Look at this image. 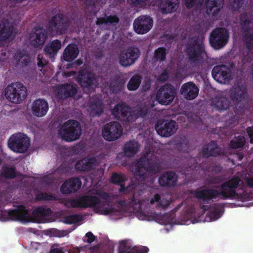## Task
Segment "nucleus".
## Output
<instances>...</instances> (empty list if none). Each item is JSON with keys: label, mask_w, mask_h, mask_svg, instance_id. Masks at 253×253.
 <instances>
[{"label": "nucleus", "mask_w": 253, "mask_h": 253, "mask_svg": "<svg viewBox=\"0 0 253 253\" xmlns=\"http://www.w3.org/2000/svg\"><path fill=\"white\" fill-rule=\"evenodd\" d=\"M82 182L79 177H73L66 180L61 185L60 191L62 194H70L77 192L81 187Z\"/></svg>", "instance_id": "nucleus-24"}, {"label": "nucleus", "mask_w": 253, "mask_h": 253, "mask_svg": "<svg viewBox=\"0 0 253 253\" xmlns=\"http://www.w3.org/2000/svg\"><path fill=\"white\" fill-rule=\"evenodd\" d=\"M247 133L250 138V142L253 144V126H249L246 129Z\"/></svg>", "instance_id": "nucleus-64"}, {"label": "nucleus", "mask_w": 253, "mask_h": 253, "mask_svg": "<svg viewBox=\"0 0 253 253\" xmlns=\"http://www.w3.org/2000/svg\"><path fill=\"white\" fill-rule=\"evenodd\" d=\"M235 67V65L232 61L226 65L215 66L212 70V76L214 80L220 83H228L232 79L231 70Z\"/></svg>", "instance_id": "nucleus-9"}, {"label": "nucleus", "mask_w": 253, "mask_h": 253, "mask_svg": "<svg viewBox=\"0 0 253 253\" xmlns=\"http://www.w3.org/2000/svg\"><path fill=\"white\" fill-rule=\"evenodd\" d=\"M5 95L11 102L20 103L26 98L27 90L20 82L12 83L5 88Z\"/></svg>", "instance_id": "nucleus-7"}, {"label": "nucleus", "mask_w": 253, "mask_h": 253, "mask_svg": "<svg viewBox=\"0 0 253 253\" xmlns=\"http://www.w3.org/2000/svg\"><path fill=\"white\" fill-rule=\"evenodd\" d=\"M162 170V163L154 155L144 157L137 160L134 165V173L139 177L141 182L145 184L148 182L153 183L154 179L150 174L155 175Z\"/></svg>", "instance_id": "nucleus-2"}, {"label": "nucleus", "mask_w": 253, "mask_h": 253, "mask_svg": "<svg viewBox=\"0 0 253 253\" xmlns=\"http://www.w3.org/2000/svg\"><path fill=\"white\" fill-rule=\"evenodd\" d=\"M240 21L245 45L244 60L246 62H250L253 59V14L247 12L242 13Z\"/></svg>", "instance_id": "nucleus-3"}, {"label": "nucleus", "mask_w": 253, "mask_h": 253, "mask_svg": "<svg viewBox=\"0 0 253 253\" xmlns=\"http://www.w3.org/2000/svg\"><path fill=\"white\" fill-rule=\"evenodd\" d=\"M17 176V170L14 166H7L2 165L0 170V177L1 178L13 179Z\"/></svg>", "instance_id": "nucleus-42"}, {"label": "nucleus", "mask_w": 253, "mask_h": 253, "mask_svg": "<svg viewBox=\"0 0 253 253\" xmlns=\"http://www.w3.org/2000/svg\"><path fill=\"white\" fill-rule=\"evenodd\" d=\"M30 146V140L27 135L17 132L12 134L8 140L10 150L18 153L26 152Z\"/></svg>", "instance_id": "nucleus-8"}, {"label": "nucleus", "mask_w": 253, "mask_h": 253, "mask_svg": "<svg viewBox=\"0 0 253 253\" xmlns=\"http://www.w3.org/2000/svg\"><path fill=\"white\" fill-rule=\"evenodd\" d=\"M246 143L245 138L244 136L239 135L235 137L234 139L230 141L229 147L232 149L241 148L244 147Z\"/></svg>", "instance_id": "nucleus-47"}, {"label": "nucleus", "mask_w": 253, "mask_h": 253, "mask_svg": "<svg viewBox=\"0 0 253 253\" xmlns=\"http://www.w3.org/2000/svg\"><path fill=\"white\" fill-rule=\"evenodd\" d=\"M185 48L190 63L195 66H199L203 61V54L206 53L203 41L196 38H192L186 44Z\"/></svg>", "instance_id": "nucleus-4"}, {"label": "nucleus", "mask_w": 253, "mask_h": 253, "mask_svg": "<svg viewBox=\"0 0 253 253\" xmlns=\"http://www.w3.org/2000/svg\"><path fill=\"white\" fill-rule=\"evenodd\" d=\"M246 0H232L231 2V6L234 11L238 10L245 4Z\"/></svg>", "instance_id": "nucleus-57"}, {"label": "nucleus", "mask_w": 253, "mask_h": 253, "mask_svg": "<svg viewBox=\"0 0 253 253\" xmlns=\"http://www.w3.org/2000/svg\"><path fill=\"white\" fill-rule=\"evenodd\" d=\"M89 108L91 113L95 116H99L103 112V104L100 100L92 101L89 105Z\"/></svg>", "instance_id": "nucleus-45"}, {"label": "nucleus", "mask_w": 253, "mask_h": 253, "mask_svg": "<svg viewBox=\"0 0 253 253\" xmlns=\"http://www.w3.org/2000/svg\"><path fill=\"white\" fill-rule=\"evenodd\" d=\"M114 117L120 121L132 122L136 119V116L128 106L122 104H117L112 111Z\"/></svg>", "instance_id": "nucleus-15"}, {"label": "nucleus", "mask_w": 253, "mask_h": 253, "mask_svg": "<svg viewBox=\"0 0 253 253\" xmlns=\"http://www.w3.org/2000/svg\"><path fill=\"white\" fill-rule=\"evenodd\" d=\"M207 181L210 184H216L220 182V178L218 176H211L209 177Z\"/></svg>", "instance_id": "nucleus-63"}, {"label": "nucleus", "mask_w": 253, "mask_h": 253, "mask_svg": "<svg viewBox=\"0 0 253 253\" xmlns=\"http://www.w3.org/2000/svg\"><path fill=\"white\" fill-rule=\"evenodd\" d=\"M70 26V19L63 13H58L54 15L49 21L47 30L52 35H61L67 32Z\"/></svg>", "instance_id": "nucleus-6"}, {"label": "nucleus", "mask_w": 253, "mask_h": 253, "mask_svg": "<svg viewBox=\"0 0 253 253\" xmlns=\"http://www.w3.org/2000/svg\"><path fill=\"white\" fill-rule=\"evenodd\" d=\"M15 209L9 210L8 216L12 220H22L24 219L28 214V211L23 205L14 206Z\"/></svg>", "instance_id": "nucleus-33"}, {"label": "nucleus", "mask_w": 253, "mask_h": 253, "mask_svg": "<svg viewBox=\"0 0 253 253\" xmlns=\"http://www.w3.org/2000/svg\"><path fill=\"white\" fill-rule=\"evenodd\" d=\"M95 239V236L91 232L86 233L85 237L83 238L84 242H86L90 244L92 243Z\"/></svg>", "instance_id": "nucleus-61"}, {"label": "nucleus", "mask_w": 253, "mask_h": 253, "mask_svg": "<svg viewBox=\"0 0 253 253\" xmlns=\"http://www.w3.org/2000/svg\"><path fill=\"white\" fill-rule=\"evenodd\" d=\"M78 92V86L74 84L65 83L59 86L58 96L67 99L74 97Z\"/></svg>", "instance_id": "nucleus-28"}, {"label": "nucleus", "mask_w": 253, "mask_h": 253, "mask_svg": "<svg viewBox=\"0 0 253 253\" xmlns=\"http://www.w3.org/2000/svg\"><path fill=\"white\" fill-rule=\"evenodd\" d=\"M77 81L83 88H91L96 84L95 74L86 70H81L79 72Z\"/></svg>", "instance_id": "nucleus-18"}, {"label": "nucleus", "mask_w": 253, "mask_h": 253, "mask_svg": "<svg viewBox=\"0 0 253 253\" xmlns=\"http://www.w3.org/2000/svg\"><path fill=\"white\" fill-rule=\"evenodd\" d=\"M81 251H85V253H113L114 246L112 244H106L101 248L96 245L92 247L84 246L78 247Z\"/></svg>", "instance_id": "nucleus-30"}, {"label": "nucleus", "mask_w": 253, "mask_h": 253, "mask_svg": "<svg viewBox=\"0 0 253 253\" xmlns=\"http://www.w3.org/2000/svg\"><path fill=\"white\" fill-rule=\"evenodd\" d=\"M241 181V180L239 177L234 176L221 183V190L211 188L196 190L194 192V195L198 199L202 200L207 204L219 196L222 200L233 199L238 196L237 189Z\"/></svg>", "instance_id": "nucleus-1"}, {"label": "nucleus", "mask_w": 253, "mask_h": 253, "mask_svg": "<svg viewBox=\"0 0 253 253\" xmlns=\"http://www.w3.org/2000/svg\"><path fill=\"white\" fill-rule=\"evenodd\" d=\"M201 208L204 211L210 209V210L208 212L207 214H208L210 220L211 221L217 220L222 215L221 210L222 209V207L219 204H214L212 206L203 205L201 206Z\"/></svg>", "instance_id": "nucleus-37"}, {"label": "nucleus", "mask_w": 253, "mask_h": 253, "mask_svg": "<svg viewBox=\"0 0 253 253\" xmlns=\"http://www.w3.org/2000/svg\"><path fill=\"white\" fill-rule=\"evenodd\" d=\"M96 194L99 198L104 200V201H102V205L101 206L109 204L111 197L109 193L101 190H97L96 192Z\"/></svg>", "instance_id": "nucleus-56"}, {"label": "nucleus", "mask_w": 253, "mask_h": 253, "mask_svg": "<svg viewBox=\"0 0 253 253\" xmlns=\"http://www.w3.org/2000/svg\"><path fill=\"white\" fill-rule=\"evenodd\" d=\"M83 208H95L102 205V201L96 196L85 195L82 196Z\"/></svg>", "instance_id": "nucleus-40"}, {"label": "nucleus", "mask_w": 253, "mask_h": 253, "mask_svg": "<svg viewBox=\"0 0 253 253\" xmlns=\"http://www.w3.org/2000/svg\"><path fill=\"white\" fill-rule=\"evenodd\" d=\"M176 147L179 152L188 153L189 150V143L187 140H182L177 143Z\"/></svg>", "instance_id": "nucleus-55"}, {"label": "nucleus", "mask_w": 253, "mask_h": 253, "mask_svg": "<svg viewBox=\"0 0 253 253\" xmlns=\"http://www.w3.org/2000/svg\"><path fill=\"white\" fill-rule=\"evenodd\" d=\"M12 23L7 19L2 18L0 20V44L8 40L12 35L14 31Z\"/></svg>", "instance_id": "nucleus-23"}, {"label": "nucleus", "mask_w": 253, "mask_h": 253, "mask_svg": "<svg viewBox=\"0 0 253 253\" xmlns=\"http://www.w3.org/2000/svg\"><path fill=\"white\" fill-rule=\"evenodd\" d=\"M230 104V102L227 98L221 97L217 100L215 105L218 110L222 111L229 109Z\"/></svg>", "instance_id": "nucleus-50"}, {"label": "nucleus", "mask_w": 253, "mask_h": 253, "mask_svg": "<svg viewBox=\"0 0 253 253\" xmlns=\"http://www.w3.org/2000/svg\"><path fill=\"white\" fill-rule=\"evenodd\" d=\"M247 94L246 86L241 83L235 84L230 90V97L235 104L244 100Z\"/></svg>", "instance_id": "nucleus-20"}, {"label": "nucleus", "mask_w": 253, "mask_h": 253, "mask_svg": "<svg viewBox=\"0 0 253 253\" xmlns=\"http://www.w3.org/2000/svg\"><path fill=\"white\" fill-rule=\"evenodd\" d=\"M127 179V177L124 174L114 172L111 176L110 181L113 184L119 185L125 182Z\"/></svg>", "instance_id": "nucleus-49"}, {"label": "nucleus", "mask_w": 253, "mask_h": 253, "mask_svg": "<svg viewBox=\"0 0 253 253\" xmlns=\"http://www.w3.org/2000/svg\"><path fill=\"white\" fill-rule=\"evenodd\" d=\"M62 46L61 42L56 39L48 43L44 48V51L52 61H54L55 56Z\"/></svg>", "instance_id": "nucleus-31"}, {"label": "nucleus", "mask_w": 253, "mask_h": 253, "mask_svg": "<svg viewBox=\"0 0 253 253\" xmlns=\"http://www.w3.org/2000/svg\"><path fill=\"white\" fill-rule=\"evenodd\" d=\"M123 202L125 205L132 207L134 209L140 210L141 208L140 201L134 195H132L127 201H124Z\"/></svg>", "instance_id": "nucleus-51"}, {"label": "nucleus", "mask_w": 253, "mask_h": 253, "mask_svg": "<svg viewBox=\"0 0 253 253\" xmlns=\"http://www.w3.org/2000/svg\"><path fill=\"white\" fill-rule=\"evenodd\" d=\"M140 55L138 47L129 46L122 50L119 56L120 64L124 67H129L134 64Z\"/></svg>", "instance_id": "nucleus-12"}, {"label": "nucleus", "mask_w": 253, "mask_h": 253, "mask_svg": "<svg viewBox=\"0 0 253 253\" xmlns=\"http://www.w3.org/2000/svg\"><path fill=\"white\" fill-rule=\"evenodd\" d=\"M153 25V18L148 15H141L136 18L133 23L135 32L138 34L148 33Z\"/></svg>", "instance_id": "nucleus-17"}, {"label": "nucleus", "mask_w": 253, "mask_h": 253, "mask_svg": "<svg viewBox=\"0 0 253 253\" xmlns=\"http://www.w3.org/2000/svg\"><path fill=\"white\" fill-rule=\"evenodd\" d=\"M126 79L122 78L119 75H116L111 80L110 88L111 90L115 93L123 91L125 88Z\"/></svg>", "instance_id": "nucleus-38"}, {"label": "nucleus", "mask_w": 253, "mask_h": 253, "mask_svg": "<svg viewBox=\"0 0 253 253\" xmlns=\"http://www.w3.org/2000/svg\"><path fill=\"white\" fill-rule=\"evenodd\" d=\"M229 39L228 31L224 28H216L210 35L209 42L214 49L222 48L227 43Z\"/></svg>", "instance_id": "nucleus-10"}, {"label": "nucleus", "mask_w": 253, "mask_h": 253, "mask_svg": "<svg viewBox=\"0 0 253 253\" xmlns=\"http://www.w3.org/2000/svg\"><path fill=\"white\" fill-rule=\"evenodd\" d=\"M49 253H80V250L72 245L62 246L59 244H53L51 246Z\"/></svg>", "instance_id": "nucleus-39"}, {"label": "nucleus", "mask_w": 253, "mask_h": 253, "mask_svg": "<svg viewBox=\"0 0 253 253\" xmlns=\"http://www.w3.org/2000/svg\"><path fill=\"white\" fill-rule=\"evenodd\" d=\"M36 199L40 201H55L56 197L47 193L41 192L36 195Z\"/></svg>", "instance_id": "nucleus-54"}, {"label": "nucleus", "mask_w": 253, "mask_h": 253, "mask_svg": "<svg viewBox=\"0 0 253 253\" xmlns=\"http://www.w3.org/2000/svg\"><path fill=\"white\" fill-rule=\"evenodd\" d=\"M82 220V216L78 214L66 215L63 218V222L67 224L75 223Z\"/></svg>", "instance_id": "nucleus-52"}, {"label": "nucleus", "mask_w": 253, "mask_h": 253, "mask_svg": "<svg viewBox=\"0 0 253 253\" xmlns=\"http://www.w3.org/2000/svg\"><path fill=\"white\" fill-rule=\"evenodd\" d=\"M98 166L97 159L93 157H85L78 160L75 165L76 170L80 172L93 170Z\"/></svg>", "instance_id": "nucleus-21"}, {"label": "nucleus", "mask_w": 253, "mask_h": 253, "mask_svg": "<svg viewBox=\"0 0 253 253\" xmlns=\"http://www.w3.org/2000/svg\"><path fill=\"white\" fill-rule=\"evenodd\" d=\"M161 200V196L159 194H156L154 195V197L152 198L150 200V204H154L156 202H159L158 205L162 207L163 209H165L167 207V205H163L160 202Z\"/></svg>", "instance_id": "nucleus-60"}, {"label": "nucleus", "mask_w": 253, "mask_h": 253, "mask_svg": "<svg viewBox=\"0 0 253 253\" xmlns=\"http://www.w3.org/2000/svg\"><path fill=\"white\" fill-rule=\"evenodd\" d=\"M122 126L117 122H111L106 124L102 130L103 137L109 141L119 138L122 134Z\"/></svg>", "instance_id": "nucleus-13"}, {"label": "nucleus", "mask_w": 253, "mask_h": 253, "mask_svg": "<svg viewBox=\"0 0 253 253\" xmlns=\"http://www.w3.org/2000/svg\"><path fill=\"white\" fill-rule=\"evenodd\" d=\"M16 66L19 67H26L31 62V57L27 51L24 50H17L13 56Z\"/></svg>", "instance_id": "nucleus-34"}, {"label": "nucleus", "mask_w": 253, "mask_h": 253, "mask_svg": "<svg viewBox=\"0 0 253 253\" xmlns=\"http://www.w3.org/2000/svg\"><path fill=\"white\" fill-rule=\"evenodd\" d=\"M147 247H133L128 241L125 240L120 243L119 253H147Z\"/></svg>", "instance_id": "nucleus-29"}, {"label": "nucleus", "mask_w": 253, "mask_h": 253, "mask_svg": "<svg viewBox=\"0 0 253 253\" xmlns=\"http://www.w3.org/2000/svg\"><path fill=\"white\" fill-rule=\"evenodd\" d=\"M180 93L186 99L193 100L197 96L199 88L194 83L189 82L181 86Z\"/></svg>", "instance_id": "nucleus-26"}, {"label": "nucleus", "mask_w": 253, "mask_h": 253, "mask_svg": "<svg viewBox=\"0 0 253 253\" xmlns=\"http://www.w3.org/2000/svg\"><path fill=\"white\" fill-rule=\"evenodd\" d=\"M201 153L205 158L210 157H216L222 155L223 152L215 141H211L202 148Z\"/></svg>", "instance_id": "nucleus-25"}, {"label": "nucleus", "mask_w": 253, "mask_h": 253, "mask_svg": "<svg viewBox=\"0 0 253 253\" xmlns=\"http://www.w3.org/2000/svg\"><path fill=\"white\" fill-rule=\"evenodd\" d=\"M179 0H152L153 5H157L163 14L175 11L179 6Z\"/></svg>", "instance_id": "nucleus-19"}, {"label": "nucleus", "mask_w": 253, "mask_h": 253, "mask_svg": "<svg viewBox=\"0 0 253 253\" xmlns=\"http://www.w3.org/2000/svg\"><path fill=\"white\" fill-rule=\"evenodd\" d=\"M16 66L19 67H26L31 62V57L27 51L24 50H17L13 56Z\"/></svg>", "instance_id": "nucleus-35"}, {"label": "nucleus", "mask_w": 253, "mask_h": 253, "mask_svg": "<svg viewBox=\"0 0 253 253\" xmlns=\"http://www.w3.org/2000/svg\"><path fill=\"white\" fill-rule=\"evenodd\" d=\"M142 82L140 76L135 74L133 75L127 84V88L129 91H135L139 87Z\"/></svg>", "instance_id": "nucleus-44"}, {"label": "nucleus", "mask_w": 253, "mask_h": 253, "mask_svg": "<svg viewBox=\"0 0 253 253\" xmlns=\"http://www.w3.org/2000/svg\"><path fill=\"white\" fill-rule=\"evenodd\" d=\"M48 110V104L44 99H38L35 100L32 105L33 114L39 117L45 116Z\"/></svg>", "instance_id": "nucleus-32"}, {"label": "nucleus", "mask_w": 253, "mask_h": 253, "mask_svg": "<svg viewBox=\"0 0 253 253\" xmlns=\"http://www.w3.org/2000/svg\"><path fill=\"white\" fill-rule=\"evenodd\" d=\"M178 180V175L173 171H166L160 175L158 182L161 187L170 188L176 185Z\"/></svg>", "instance_id": "nucleus-22"}, {"label": "nucleus", "mask_w": 253, "mask_h": 253, "mask_svg": "<svg viewBox=\"0 0 253 253\" xmlns=\"http://www.w3.org/2000/svg\"><path fill=\"white\" fill-rule=\"evenodd\" d=\"M48 37V30L40 26L35 27L29 34L31 45L35 48L42 46Z\"/></svg>", "instance_id": "nucleus-14"}, {"label": "nucleus", "mask_w": 253, "mask_h": 253, "mask_svg": "<svg viewBox=\"0 0 253 253\" xmlns=\"http://www.w3.org/2000/svg\"><path fill=\"white\" fill-rule=\"evenodd\" d=\"M187 162L186 167H184V168L180 170V171L185 176L190 174L191 170L198 167V164L197 162V158L196 157H191L186 161Z\"/></svg>", "instance_id": "nucleus-43"}, {"label": "nucleus", "mask_w": 253, "mask_h": 253, "mask_svg": "<svg viewBox=\"0 0 253 253\" xmlns=\"http://www.w3.org/2000/svg\"><path fill=\"white\" fill-rule=\"evenodd\" d=\"M82 133V128L79 122L74 120H69L65 122L58 130V134L62 140L72 142L78 139Z\"/></svg>", "instance_id": "nucleus-5"}, {"label": "nucleus", "mask_w": 253, "mask_h": 253, "mask_svg": "<svg viewBox=\"0 0 253 253\" xmlns=\"http://www.w3.org/2000/svg\"><path fill=\"white\" fill-rule=\"evenodd\" d=\"M149 107L146 105L139 106L136 109V112L138 116L144 118L148 113Z\"/></svg>", "instance_id": "nucleus-58"}, {"label": "nucleus", "mask_w": 253, "mask_h": 253, "mask_svg": "<svg viewBox=\"0 0 253 253\" xmlns=\"http://www.w3.org/2000/svg\"><path fill=\"white\" fill-rule=\"evenodd\" d=\"M51 212L50 209H46L42 207H39L35 209L32 212L33 216L39 219L48 215Z\"/></svg>", "instance_id": "nucleus-48"}, {"label": "nucleus", "mask_w": 253, "mask_h": 253, "mask_svg": "<svg viewBox=\"0 0 253 253\" xmlns=\"http://www.w3.org/2000/svg\"><path fill=\"white\" fill-rule=\"evenodd\" d=\"M223 1L224 0H206L205 6L207 14L214 19L222 9Z\"/></svg>", "instance_id": "nucleus-27"}, {"label": "nucleus", "mask_w": 253, "mask_h": 253, "mask_svg": "<svg viewBox=\"0 0 253 253\" xmlns=\"http://www.w3.org/2000/svg\"><path fill=\"white\" fill-rule=\"evenodd\" d=\"M79 54L77 44L70 43L65 48L62 59L66 62H71L75 59Z\"/></svg>", "instance_id": "nucleus-36"}, {"label": "nucleus", "mask_w": 253, "mask_h": 253, "mask_svg": "<svg viewBox=\"0 0 253 253\" xmlns=\"http://www.w3.org/2000/svg\"><path fill=\"white\" fill-rule=\"evenodd\" d=\"M167 53V50L165 47H158L154 51L153 59L155 61L163 62L166 60Z\"/></svg>", "instance_id": "nucleus-46"}, {"label": "nucleus", "mask_w": 253, "mask_h": 253, "mask_svg": "<svg viewBox=\"0 0 253 253\" xmlns=\"http://www.w3.org/2000/svg\"><path fill=\"white\" fill-rule=\"evenodd\" d=\"M117 211L113 207H108L103 208L101 211V213L104 215H109L114 214Z\"/></svg>", "instance_id": "nucleus-62"}, {"label": "nucleus", "mask_w": 253, "mask_h": 253, "mask_svg": "<svg viewBox=\"0 0 253 253\" xmlns=\"http://www.w3.org/2000/svg\"><path fill=\"white\" fill-rule=\"evenodd\" d=\"M178 126L173 120L159 121L155 125L158 134L162 137H169L177 130Z\"/></svg>", "instance_id": "nucleus-16"}, {"label": "nucleus", "mask_w": 253, "mask_h": 253, "mask_svg": "<svg viewBox=\"0 0 253 253\" xmlns=\"http://www.w3.org/2000/svg\"><path fill=\"white\" fill-rule=\"evenodd\" d=\"M107 24H110L111 25L115 26L117 24L119 21V18L116 15H110L106 17Z\"/></svg>", "instance_id": "nucleus-59"}, {"label": "nucleus", "mask_w": 253, "mask_h": 253, "mask_svg": "<svg viewBox=\"0 0 253 253\" xmlns=\"http://www.w3.org/2000/svg\"><path fill=\"white\" fill-rule=\"evenodd\" d=\"M139 149V144L135 140H130L126 142L123 148L125 155L128 158L133 157L136 154Z\"/></svg>", "instance_id": "nucleus-41"}, {"label": "nucleus", "mask_w": 253, "mask_h": 253, "mask_svg": "<svg viewBox=\"0 0 253 253\" xmlns=\"http://www.w3.org/2000/svg\"><path fill=\"white\" fill-rule=\"evenodd\" d=\"M176 95V92L174 86L170 84H166L160 86L156 93V98L160 104L167 106L172 102Z\"/></svg>", "instance_id": "nucleus-11"}, {"label": "nucleus", "mask_w": 253, "mask_h": 253, "mask_svg": "<svg viewBox=\"0 0 253 253\" xmlns=\"http://www.w3.org/2000/svg\"><path fill=\"white\" fill-rule=\"evenodd\" d=\"M82 197L78 199H71L66 201L65 206L67 208H83V202L81 200Z\"/></svg>", "instance_id": "nucleus-53"}]
</instances>
